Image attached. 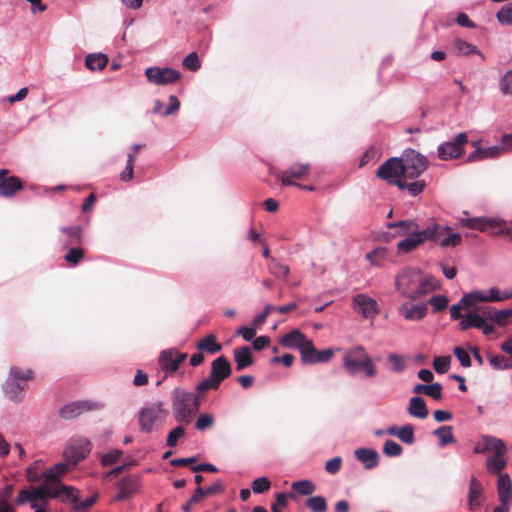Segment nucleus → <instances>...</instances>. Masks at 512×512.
<instances>
[{
  "instance_id": "obj_54",
  "label": "nucleus",
  "mask_w": 512,
  "mask_h": 512,
  "mask_svg": "<svg viewBox=\"0 0 512 512\" xmlns=\"http://www.w3.org/2000/svg\"><path fill=\"white\" fill-rule=\"evenodd\" d=\"M403 452V448L400 444L393 440H386L383 445V453L388 457L400 456Z\"/></svg>"
},
{
  "instance_id": "obj_38",
  "label": "nucleus",
  "mask_w": 512,
  "mask_h": 512,
  "mask_svg": "<svg viewBox=\"0 0 512 512\" xmlns=\"http://www.w3.org/2000/svg\"><path fill=\"white\" fill-rule=\"evenodd\" d=\"M221 383H219L215 378H213L210 374L207 378L200 381L195 387V396L199 397V401L203 399L205 394L209 390H217Z\"/></svg>"
},
{
  "instance_id": "obj_26",
  "label": "nucleus",
  "mask_w": 512,
  "mask_h": 512,
  "mask_svg": "<svg viewBox=\"0 0 512 512\" xmlns=\"http://www.w3.org/2000/svg\"><path fill=\"white\" fill-rule=\"evenodd\" d=\"M497 492L500 504L510 507L512 500V484L510 476L507 473L498 476Z\"/></svg>"
},
{
  "instance_id": "obj_5",
  "label": "nucleus",
  "mask_w": 512,
  "mask_h": 512,
  "mask_svg": "<svg viewBox=\"0 0 512 512\" xmlns=\"http://www.w3.org/2000/svg\"><path fill=\"white\" fill-rule=\"evenodd\" d=\"M344 366L350 373L355 369H362L367 377L376 375V368L371 357L363 346H356L350 349L344 356Z\"/></svg>"
},
{
  "instance_id": "obj_53",
  "label": "nucleus",
  "mask_w": 512,
  "mask_h": 512,
  "mask_svg": "<svg viewBox=\"0 0 512 512\" xmlns=\"http://www.w3.org/2000/svg\"><path fill=\"white\" fill-rule=\"evenodd\" d=\"M387 255V248L385 247H377L370 251L366 255V259L375 266H378L381 264V261L386 257Z\"/></svg>"
},
{
  "instance_id": "obj_32",
  "label": "nucleus",
  "mask_w": 512,
  "mask_h": 512,
  "mask_svg": "<svg viewBox=\"0 0 512 512\" xmlns=\"http://www.w3.org/2000/svg\"><path fill=\"white\" fill-rule=\"evenodd\" d=\"M233 356L236 362L237 371H243L253 364L252 352L248 346H242L234 349Z\"/></svg>"
},
{
  "instance_id": "obj_14",
  "label": "nucleus",
  "mask_w": 512,
  "mask_h": 512,
  "mask_svg": "<svg viewBox=\"0 0 512 512\" xmlns=\"http://www.w3.org/2000/svg\"><path fill=\"white\" fill-rule=\"evenodd\" d=\"M405 167L401 158L392 157L387 159L377 170V177L385 180L388 184L396 178L404 177Z\"/></svg>"
},
{
  "instance_id": "obj_3",
  "label": "nucleus",
  "mask_w": 512,
  "mask_h": 512,
  "mask_svg": "<svg viewBox=\"0 0 512 512\" xmlns=\"http://www.w3.org/2000/svg\"><path fill=\"white\" fill-rule=\"evenodd\" d=\"M34 372L31 369L11 367L3 384L5 395L15 403H21L28 389V382L33 379Z\"/></svg>"
},
{
  "instance_id": "obj_49",
  "label": "nucleus",
  "mask_w": 512,
  "mask_h": 512,
  "mask_svg": "<svg viewBox=\"0 0 512 512\" xmlns=\"http://www.w3.org/2000/svg\"><path fill=\"white\" fill-rule=\"evenodd\" d=\"M484 441L489 449H492L496 456H504L506 451L505 443L497 437L494 436H485Z\"/></svg>"
},
{
  "instance_id": "obj_37",
  "label": "nucleus",
  "mask_w": 512,
  "mask_h": 512,
  "mask_svg": "<svg viewBox=\"0 0 512 512\" xmlns=\"http://www.w3.org/2000/svg\"><path fill=\"white\" fill-rule=\"evenodd\" d=\"M108 64V58L103 53H91L85 57V66L91 70H102Z\"/></svg>"
},
{
  "instance_id": "obj_59",
  "label": "nucleus",
  "mask_w": 512,
  "mask_h": 512,
  "mask_svg": "<svg viewBox=\"0 0 512 512\" xmlns=\"http://www.w3.org/2000/svg\"><path fill=\"white\" fill-rule=\"evenodd\" d=\"M122 454H123V452L119 449H112L109 452L103 454L101 456L102 466L106 467V466L116 463L120 459Z\"/></svg>"
},
{
  "instance_id": "obj_18",
  "label": "nucleus",
  "mask_w": 512,
  "mask_h": 512,
  "mask_svg": "<svg viewBox=\"0 0 512 512\" xmlns=\"http://www.w3.org/2000/svg\"><path fill=\"white\" fill-rule=\"evenodd\" d=\"M334 355L332 349L316 350L313 342L308 343V347L302 351L301 360L305 364L325 363L328 362Z\"/></svg>"
},
{
  "instance_id": "obj_61",
  "label": "nucleus",
  "mask_w": 512,
  "mask_h": 512,
  "mask_svg": "<svg viewBox=\"0 0 512 512\" xmlns=\"http://www.w3.org/2000/svg\"><path fill=\"white\" fill-rule=\"evenodd\" d=\"M499 85L504 95H512V69L506 71L500 79Z\"/></svg>"
},
{
  "instance_id": "obj_34",
  "label": "nucleus",
  "mask_w": 512,
  "mask_h": 512,
  "mask_svg": "<svg viewBox=\"0 0 512 512\" xmlns=\"http://www.w3.org/2000/svg\"><path fill=\"white\" fill-rule=\"evenodd\" d=\"M503 153V146L493 145L485 148H476L474 152H472L468 161H478L488 158H496Z\"/></svg>"
},
{
  "instance_id": "obj_29",
  "label": "nucleus",
  "mask_w": 512,
  "mask_h": 512,
  "mask_svg": "<svg viewBox=\"0 0 512 512\" xmlns=\"http://www.w3.org/2000/svg\"><path fill=\"white\" fill-rule=\"evenodd\" d=\"M438 287L439 282L435 277L428 276L423 278L420 275L417 290L413 292L412 300H418L421 297L427 295L428 293L435 291L436 289H438Z\"/></svg>"
},
{
  "instance_id": "obj_52",
  "label": "nucleus",
  "mask_w": 512,
  "mask_h": 512,
  "mask_svg": "<svg viewBox=\"0 0 512 512\" xmlns=\"http://www.w3.org/2000/svg\"><path fill=\"white\" fill-rule=\"evenodd\" d=\"M496 18L502 25H512V2L502 6Z\"/></svg>"
},
{
  "instance_id": "obj_25",
  "label": "nucleus",
  "mask_w": 512,
  "mask_h": 512,
  "mask_svg": "<svg viewBox=\"0 0 512 512\" xmlns=\"http://www.w3.org/2000/svg\"><path fill=\"white\" fill-rule=\"evenodd\" d=\"M232 374V367L229 361L220 356L211 363L210 375L215 378L219 383L228 378Z\"/></svg>"
},
{
  "instance_id": "obj_57",
  "label": "nucleus",
  "mask_w": 512,
  "mask_h": 512,
  "mask_svg": "<svg viewBox=\"0 0 512 512\" xmlns=\"http://www.w3.org/2000/svg\"><path fill=\"white\" fill-rule=\"evenodd\" d=\"M451 357L450 356H437L433 361V368L439 374L446 373L450 368Z\"/></svg>"
},
{
  "instance_id": "obj_10",
  "label": "nucleus",
  "mask_w": 512,
  "mask_h": 512,
  "mask_svg": "<svg viewBox=\"0 0 512 512\" xmlns=\"http://www.w3.org/2000/svg\"><path fill=\"white\" fill-rule=\"evenodd\" d=\"M187 354L175 348L166 349L160 352L158 363L164 372V378L174 375L180 365L186 360Z\"/></svg>"
},
{
  "instance_id": "obj_24",
  "label": "nucleus",
  "mask_w": 512,
  "mask_h": 512,
  "mask_svg": "<svg viewBox=\"0 0 512 512\" xmlns=\"http://www.w3.org/2000/svg\"><path fill=\"white\" fill-rule=\"evenodd\" d=\"M60 231L64 235V238L60 239V243L63 246V248L80 245L82 243L83 230L81 226H63L60 227Z\"/></svg>"
},
{
  "instance_id": "obj_50",
  "label": "nucleus",
  "mask_w": 512,
  "mask_h": 512,
  "mask_svg": "<svg viewBox=\"0 0 512 512\" xmlns=\"http://www.w3.org/2000/svg\"><path fill=\"white\" fill-rule=\"evenodd\" d=\"M305 505L312 512H325L327 510V501L323 496L317 495L308 498Z\"/></svg>"
},
{
  "instance_id": "obj_6",
  "label": "nucleus",
  "mask_w": 512,
  "mask_h": 512,
  "mask_svg": "<svg viewBox=\"0 0 512 512\" xmlns=\"http://www.w3.org/2000/svg\"><path fill=\"white\" fill-rule=\"evenodd\" d=\"M168 411L161 401L155 402L148 407L142 408L139 412V424L142 431L150 433L165 420Z\"/></svg>"
},
{
  "instance_id": "obj_13",
  "label": "nucleus",
  "mask_w": 512,
  "mask_h": 512,
  "mask_svg": "<svg viewBox=\"0 0 512 512\" xmlns=\"http://www.w3.org/2000/svg\"><path fill=\"white\" fill-rule=\"evenodd\" d=\"M145 76L150 83L163 86L175 83L181 77V73L169 67H148L145 70Z\"/></svg>"
},
{
  "instance_id": "obj_1",
  "label": "nucleus",
  "mask_w": 512,
  "mask_h": 512,
  "mask_svg": "<svg viewBox=\"0 0 512 512\" xmlns=\"http://www.w3.org/2000/svg\"><path fill=\"white\" fill-rule=\"evenodd\" d=\"M387 228H400V234L407 235L405 239L399 241L397 244V249L400 253L411 252L426 240L436 238L435 227H427L423 230H419L417 223L413 220L392 222L387 225Z\"/></svg>"
},
{
  "instance_id": "obj_35",
  "label": "nucleus",
  "mask_w": 512,
  "mask_h": 512,
  "mask_svg": "<svg viewBox=\"0 0 512 512\" xmlns=\"http://www.w3.org/2000/svg\"><path fill=\"white\" fill-rule=\"evenodd\" d=\"M118 493L115 500L123 501L129 498L137 489V481L131 477H126L118 482Z\"/></svg>"
},
{
  "instance_id": "obj_21",
  "label": "nucleus",
  "mask_w": 512,
  "mask_h": 512,
  "mask_svg": "<svg viewBox=\"0 0 512 512\" xmlns=\"http://www.w3.org/2000/svg\"><path fill=\"white\" fill-rule=\"evenodd\" d=\"M428 227H435L436 238H430L429 240L439 243L441 247H455L461 242V235L459 233H450L445 236V233L450 231V227H441L440 225L433 223Z\"/></svg>"
},
{
  "instance_id": "obj_11",
  "label": "nucleus",
  "mask_w": 512,
  "mask_h": 512,
  "mask_svg": "<svg viewBox=\"0 0 512 512\" xmlns=\"http://www.w3.org/2000/svg\"><path fill=\"white\" fill-rule=\"evenodd\" d=\"M310 163H294L283 171L276 172L275 178L284 186H295L294 180H307L310 174Z\"/></svg>"
},
{
  "instance_id": "obj_20",
  "label": "nucleus",
  "mask_w": 512,
  "mask_h": 512,
  "mask_svg": "<svg viewBox=\"0 0 512 512\" xmlns=\"http://www.w3.org/2000/svg\"><path fill=\"white\" fill-rule=\"evenodd\" d=\"M485 501L484 489L482 484L474 477H470L468 489V508L474 511L480 508Z\"/></svg>"
},
{
  "instance_id": "obj_28",
  "label": "nucleus",
  "mask_w": 512,
  "mask_h": 512,
  "mask_svg": "<svg viewBox=\"0 0 512 512\" xmlns=\"http://www.w3.org/2000/svg\"><path fill=\"white\" fill-rule=\"evenodd\" d=\"M354 455L363 464L365 469H373L378 465L379 455L374 449L358 448L355 450Z\"/></svg>"
},
{
  "instance_id": "obj_55",
  "label": "nucleus",
  "mask_w": 512,
  "mask_h": 512,
  "mask_svg": "<svg viewBox=\"0 0 512 512\" xmlns=\"http://www.w3.org/2000/svg\"><path fill=\"white\" fill-rule=\"evenodd\" d=\"M185 434V428L182 425H178L173 428L167 435L166 444L169 447H175L178 441Z\"/></svg>"
},
{
  "instance_id": "obj_2",
  "label": "nucleus",
  "mask_w": 512,
  "mask_h": 512,
  "mask_svg": "<svg viewBox=\"0 0 512 512\" xmlns=\"http://www.w3.org/2000/svg\"><path fill=\"white\" fill-rule=\"evenodd\" d=\"M199 397L188 390L176 387L171 391V409L176 422L190 424L200 406Z\"/></svg>"
},
{
  "instance_id": "obj_62",
  "label": "nucleus",
  "mask_w": 512,
  "mask_h": 512,
  "mask_svg": "<svg viewBox=\"0 0 512 512\" xmlns=\"http://www.w3.org/2000/svg\"><path fill=\"white\" fill-rule=\"evenodd\" d=\"M183 66L191 71H196L201 67V62L196 52L189 53L183 60Z\"/></svg>"
},
{
  "instance_id": "obj_39",
  "label": "nucleus",
  "mask_w": 512,
  "mask_h": 512,
  "mask_svg": "<svg viewBox=\"0 0 512 512\" xmlns=\"http://www.w3.org/2000/svg\"><path fill=\"white\" fill-rule=\"evenodd\" d=\"M67 471L66 463H57L51 468L43 472L42 476L45 481L57 483L59 486H63L59 481V477L64 475Z\"/></svg>"
},
{
  "instance_id": "obj_9",
  "label": "nucleus",
  "mask_w": 512,
  "mask_h": 512,
  "mask_svg": "<svg viewBox=\"0 0 512 512\" xmlns=\"http://www.w3.org/2000/svg\"><path fill=\"white\" fill-rule=\"evenodd\" d=\"M405 174L404 177L415 179L419 177L428 167V159L415 150H406L402 157Z\"/></svg>"
},
{
  "instance_id": "obj_22",
  "label": "nucleus",
  "mask_w": 512,
  "mask_h": 512,
  "mask_svg": "<svg viewBox=\"0 0 512 512\" xmlns=\"http://www.w3.org/2000/svg\"><path fill=\"white\" fill-rule=\"evenodd\" d=\"M398 311L405 320L419 321L426 316L428 306L426 303L411 304L405 302L399 306Z\"/></svg>"
},
{
  "instance_id": "obj_16",
  "label": "nucleus",
  "mask_w": 512,
  "mask_h": 512,
  "mask_svg": "<svg viewBox=\"0 0 512 512\" xmlns=\"http://www.w3.org/2000/svg\"><path fill=\"white\" fill-rule=\"evenodd\" d=\"M90 445V441L86 438L74 441L64 450L65 459L72 464H77L87 456Z\"/></svg>"
},
{
  "instance_id": "obj_30",
  "label": "nucleus",
  "mask_w": 512,
  "mask_h": 512,
  "mask_svg": "<svg viewBox=\"0 0 512 512\" xmlns=\"http://www.w3.org/2000/svg\"><path fill=\"white\" fill-rule=\"evenodd\" d=\"M415 394H424L431 397L434 400L440 401L443 398V386L439 382L432 384H416L413 389Z\"/></svg>"
},
{
  "instance_id": "obj_4",
  "label": "nucleus",
  "mask_w": 512,
  "mask_h": 512,
  "mask_svg": "<svg viewBox=\"0 0 512 512\" xmlns=\"http://www.w3.org/2000/svg\"><path fill=\"white\" fill-rule=\"evenodd\" d=\"M459 224L465 228L493 235L509 234L511 231L505 220L499 217H462L459 219Z\"/></svg>"
},
{
  "instance_id": "obj_60",
  "label": "nucleus",
  "mask_w": 512,
  "mask_h": 512,
  "mask_svg": "<svg viewBox=\"0 0 512 512\" xmlns=\"http://www.w3.org/2000/svg\"><path fill=\"white\" fill-rule=\"evenodd\" d=\"M270 485H271L270 480L267 477L262 476V477L256 478L252 482V490L256 494H262L270 488Z\"/></svg>"
},
{
  "instance_id": "obj_19",
  "label": "nucleus",
  "mask_w": 512,
  "mask_h": 512,
  "mask_svg": "<svg viewBox=\"0 0 512 512\" xmlns=\"http://www.w3.org/2000/svg\"><path fill=\"white\" fill-rule=\"evenodd\" d=\"M311 341L300 330L294 329L281 337L279 343L286 348L298 349L302 355V351L305 347H308V343Z\"/></svg>"
},
{
  "instance_id": "obj_64",
  "label": "nucleus",
  "mask_w": 512,
  "mask_h": 512,
  "mask_svg": "<svg viewBox=\"0 0 512 512\" xmlns=\"http://www.w3.org/2000/svg\"><path fill=\"white\" fill-rule=\"evenodd\" d=\"M83 257V250L78 247H68V252L64 256V259L74 265L78 264Z\"/></svg>"
},
{
  "instance_id": "obj_42",
  "label": "nucleus",
  "mask_w": 512,
  "mask_h": 512,
  "mask_svg": "<svg viewBox=\"0 0 512 512\" xmlns=\"http://www.w3.org/2000/svg\"><path fill=\"white\" fill-rule=\"evenodd\" d=\"M99 497V493L94 492L89 498L84 501H80L78 497V490L74 488V493L72 499H67L71 503H73V507L76 511L88 509L95 504Z\"/></svg>"
},
{
  "instance_id": "obj_33",
  "label": "nucleus",
  "mask_w": 512,
  "mask_h": 512,
  "mask_svg": "<svg viewBox=\"0 0 512 512\" xmlns=\"http://www.w3.org/2000/svg\"><path fill=\"white\" fill-rule=\"evenodd\" d=\"M22 183L19 178L15 176L2 178L0 177V196L1 197H11L17 191L22 189Z\"/></svg>"
},
{
  "instance_id": "obj_27",
  "label": "nucleus",
  "mask_w": 512,
  "mask_h": 512,
  "mask_svg": "<svg viewBox=\"0 0 512 512\" xmlns=\"http://www.w3.org/2000/svg\"><path fill=\"white\" fill-rule=\"evenodd\" d=\"M414 431L415 427L412 424H405L401 427L390 426L386 430L389 435L396 436L407 445H413L415 443Z\"/></svg>"
},
{
  "instance_id": "obj_7",
  "label": "nucleus",
  "mask_w": 512,
  "mask_h": 512,
  "mask_svg": "<svg viewBox=\"0 0 512 512\" xmlns=\"http://www.w3.org/2000/svg\"><path fill=\"white\" fill-rule=\"evenodd\" d=\"M74 493V487L72 486H59L57 483L48 482L44 480V483L31 491L32 498L37 500L45 501L48 498L60 499H72Z\"/></svg>"
},
{
  "instance_id": "obj_8",
  "label": "nucleus",
  "mask_w": 512,
  "mask_h": 512,
  "mask_svg": "<svg viewBox=\"0 0 512 512\" xmlns=\"http://www.w3.org/2000/svg\"><path fill=\"white\" fill-rule=\"evenodd\" d=\"M420 270L416 268H403L395 278L396 289L405 297L412 300L413 292L417 290Z\"/></svg>"
},
{
  "instance_id": "obj_31",
  "label": "nucleus",
  "mask_w": 512,
  "mask_h": 512,
  "mask_svg": "<svg viewBox=\"0 0 512 512\" xmlns=\"http://www.w3.org/2000/svg\"><path fill=\"white\" fill-rule=\"evenodd\" d=\"M407 412L410 416L418 419H425L429 414L425 400L420 396L410 398Z\"/></svg>"
},
{
  "instance_id": "obj_36",
  "label": "nucleus",
  "mask_w": 512,
  "mask_h": 512,
  "mask_svg": "<svg viewBox=\"0 0 512 512\" xmlns=\"http://www.w3.org/2000/svg\"><path fill=\"white\" fill-rule=\"evenodd\" d=\"M453 46L455 49V52L459 56H469L471 54H477L481 57V59H484V55L482 52L473 44L462 40L460 38H456L453 41Z\"/></svg>"
},
{
  "instance_id": "obj_12",
  "label": "nucleus",
  "mask_w": 512,
  "mask_h": 512,
  "mask_svg": "<svg viewBox=\"0 0 512 512\" xmlns=\"http://www.w3.org/2000/svg\"><path fill=\"white\" fill-rule=\"evenodd\" d=\"M468 142L465 132L457 134L452 140L446 141L438 146L437 155L441 160L459 158L463 153V146Z\"/></svg>"
},
{
  "instance_id": "obj_56",
  "label": "nucleus",
  "mask_w": 512,
  "mask_h": 512,
  "mask_svg": "<svg viewBox=\"0 0 512 512\" xmlns=\"http://www.w3.org/2000/svg\"><path fill=\"white\" fill-rule=\"evenodd\" d=\"M493 312L495 308L489 306H482L468 311L465 315L477 314L483 321L488 322L493 320Z\"/></svg>"
},
{
  "instance_id": "obj_17",
  "label": "nucleus",
  "mask_w": 512,
  "mask_h": 512,
  "mask_svg": "<svg viewBox=\"0 0 512 512\" xmlns=\"http://www.w3.org/2000/svg\"><path fill=\"white\" fill-rule=\"evenodd\" d=\"M353 308L364 318H373L379 312V306L377 302L365 294H357L354 296Z\"/></svg>"
},
{
  "instance_id": "obj_44",
  "label": "nucleus",
  "mask_w": 512,
  "mask_h": 512,
  "mask_svg": "<svg viewBox=\"0 0 512 512\" xmlns=\"http://www.w3.org/2000/svg\"><path fill=\"white\" fill-rule=\"evenodd\" d=\"M462 305H466L467 308H472L478 302H487L486 292L481 290H473L466 293L461 298Z\"/></svg>"
},
{
  "instance_id": "obj_40",
  "label": "nucleus",
  "mask_w": 512,
  "mask_h": 512,
  "mask_svg": "<svg viewBox=\"0 0 512 512\" xmlns=\"http://www.w3.org/2000/svg\"><path fill=\"white\" fill-rule=\"evenodd\" d=\"M433 435L439 439V447H445L448 444L456 442V439L453 435V427L449 425H444L437 428L433 431Z\"/></svg>"
},
{
  "instance_id": "obj_63",
  "label": "nucleus",
  "mask_w": 512,
  "mask_h": 512,
  "mask_svg": "<svg viewBox=\"0 0 512 512\" xmlns=\"http://www.w3.org/2000/svg\"><path fill=\"white\" fill-rule=\"evenodd\" d=\"M510 316H512L511 309H502V310L495 309V312H493L492 322L496 323L499 326H505L507 323V320Z\"/></svg>"
},
{
  "instance_id": "obj_23",
  "label": "nucleus",
  "mask_w": 512,
  "mask_h": 512,
  "mask_svg": "<svg viewBox=\"0 0 512 512\" xmlns=\"http://www.w3.org/2000/svg\"><path fill=\"white\" fill-rule=\"evenodd\" d=\"M470 328L480 329L485 336H489L495 332V326L483 321L477 314L465 315L463 320L460 321V329L462 331H466Z\"/></svg>"
},
{
  "instance_id": "obj_15",
  "label": "nucleus",
  "mask_w": 512,
  "mask_h": 512,
  "mask_svg": "<svg viewBox=\"0 0 512 512\" xmlns=\"http://www.w3.org/2000/svg\"><path fill=\"white\" fill-rule=\"evenodd\" d=\"M101 405L90 400H81L68 403L60 408L59 415L63 419H73L86 411L100 408Z\"/></svg>"
},
{
  "instance_id": "obj_58",
  "label": "nucleus",
  "mask_w": 512,
  "mask_h": 512,
  "mask_svg": "<svg viewBox=\"0 0 512 512\" xmlns=\"http://www.w3.org/2000/svg\"><path fill=\"white\" fill-rule=\"evenodd\" d=\"M428 303L433 307V312H440L447 308L449 300L445 295H434Z\"/></svg>"
},
{
  "instance_id": "obj_43",
  "label": "nucleus",
  "mask_w": 512,
  "mask_h": 512,
  "mask_svg": "<svg viewBox=\"0 0 512 512\" xmlns=\"http://www.w3.org/2000/svg\"><path fill=\"white\" fill-rule=\"evenodd\" d=\"M196 347L198 350L206 351L210 354L217 353L222 349V345L216 343V336L214 334H210L199 341Z\"/></svg>"
},
{
  "instance_id": "obj_51",
  "label": "nucleus",
  "mask_w": 512,
  "mask_h": 512,
  "mask_svg": "<svg viewBox=\"0 0 512 512\" xmlns=\"http://www.w3.org/2000/svg\"><path fill=\"white\" fill-rule=\"evenodd\" d=\"M387 362L390 364V371L394 373H402L406 368L403 356L397 353H391L387 356Z\"/></svg>"
},
{
  "instance_id": "obj_41",
  "label": "nucleus",
  "mask_w": 512,
  "mask_h": 512,
  "mask_svg": "<svg viewBox=\"0 0 512 512\" xmlns=\"http://www.w3.org/2000/svg\"><path fill=\"white\" fill-rule=\"evenodd\" d=\"M13 491V485H6L0 490V512H15L14 504L11 503Z\"/></svg>"
},
{
  "instance_id": "obj_46",
  "label": "nucleus",
  "mask_w": 512,
  "mask_h": 512,
  "mask_svg": "<svg viewBox=\"0 0 512 512\" xmlns=\"http://www.w3.org/2000/svg\"><path fill=\"white\" fill-rule=\"evenodd\" d=\"M269 272L275 277H286L290 273L289 266L282 264L276 258H271L268 264Z\"/></svg>"
},
{
  "instance_id": "obj_48",
  "label": "nucleus",
  "mask_w": 512,
  "mask_h": 512,
  "mask_svg": "<svg viewBox=\"0 0 512 512\" xmlns=\"http://www.w3.org/2000/svg\"><path fill=\"white\" fill-rule=\"evenodd\" d=\"M215 425V417L212 413H201L195 422V429L205 431L213 428Z\"/></svg>"
},
{
  "instance_id": "obj_47",
  "label": "nucleus",
  "mask_w": 512,
  "mask_h": 512,
  "mask_svg": "<svg viewBox=\"0 0 512 512\" xmlns=\"http://www.w3.org/2000/svg\"><path fill=\"white\" fill-rule=\"evenodd\" d=\"M507 462L504 459V456H496L488 458L487 460V469L492 474H502V470L506 467Z\"/></svg>"
},
{
  "instance_id": "obj_45",
  "label": "nucleus",
  "mask_w": 512,
  "mask_h": 512,
  "mask_svg": "<svg viewBox=\"0 0 512 512\" xmlns=\"http://www.w3.org/2000/svg\"><path fill=\"white\" fill-rule=\"evenodd\" d=\"M291 488L304 496L312 495L316 491V485L308 479L293 482Z\"/></svg>"
}]
</instances>
